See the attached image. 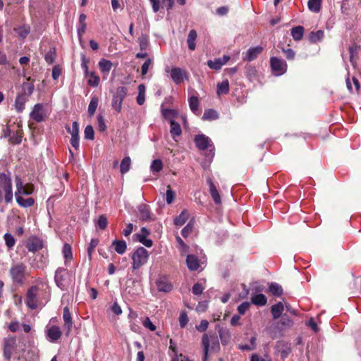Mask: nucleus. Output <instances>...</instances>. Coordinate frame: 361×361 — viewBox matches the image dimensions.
Masks as SVG:
<instances>
[{"mask_svg": "<svg viewBox=\"0 0 361 361\" xmlns=\"http://www.w3.org/2000/svg\"><path fill=\"white\" fill-rule=\"evenodd\" d=\"M13 187L11 173L0 172V203L4 200L6 203H10L13 200Z\"/></svg>", "mask_w": 361, "mask_h": 361, "instance_id": "nucleus-1", "label": "nucleus"}, {"mask_svg": "<svg viewBox=\"0 0 361 361\" xmlns=\"http://www.w3.org/2000/svg\"><path fill=\"white\" fill-rule=\"evenodd\" d=\"M149 252L143 247H137L132 254L131 259L133 271L139 269L145 264L149 259Z\"/></svg>", "mask_w": 361, "mask_h": 361, "instance_id": "nucleus-2", "label": "nucleus"}, {"mask_svg": "<svg viewBox=\"0 0 361 361\" xmlns=\"http://www.w3.org/2000/svg\"><path fill=\"white\" fill-rule=\"evenodd\" d=\"M54 281L61 290H66L71 283V274L66 269L59 267L55 271Z\"/></svg>", "mask_w": 361, "mask_h": 361, "instance_id": "nucleus-3", "label": "nucleus"}, {"mask_svg": "<svg viewBox=\"0 0 361 361\" xmlns=\"http://www.w3.org/2000/svg\"><path fill=\"white\" fill-rule=\"evenodd\" d=\"M25 271L26 266L23 263L20 262L13 264L9 270L13 282L16 284H23Z\"/></svg>", "mask_w": 361, "mask_h": 361, "instance_id": "nucleus-4", "label": "nucleus"}, {"mask_svg": "<svg viewBox=\"0 0 361 361\" xmlns=\"http://www.w3.org/2000/svg\"><path fill=\"white\" fill-rule=\"evenodd\" d=\"M194 142L196 147L200 150L209 149L211 157L212 158L214 156V146L212 140L209 137L204 134H199L195 137Z\"/></svg>", "mask_w": 361, "mask_h": 361, "instance_id": "nucleus-5", "label": "nucleus"}, {"mask_svg": "<svg viewBox=\"0 0 361 361\" xmlns=\"http://www.w3.org/2000/svg\"><path fill=\"white\" fill-rule=\"evenodd\" d=\"M202 343L204 348V357L202 361H207L209 345L211 344V350L216 351L219 349V343L216 336L209 337L207 334L203 335Z\"/></svg>", "mask_w": 361, "mask_h": 361, "instance_id": "nucleus-6", "label": "nucleus"}, {"mask_svg": "<svg viewBox=\"0 0 361 361\" xmlns=\"http://www.w3.org/2000/svg\"><path fill=\"white\" fill-rule=\"evenodd\" d=\"M128 94V89L124 86L117 87L113 95L111 106L118 113L121 112L122 103Z\"/></svg>", "mask_w": 361, "mask_h": 361, "instance_id": "nucleus-7", "label": "nucleus"}, {"mask_svg": "<svg viewBox=\"0 0 361 361\" xmlns=\"http://www.w3.org/2000/svg\"><path fill=\"white\" fill-rule=\"evenodd\" d=\"M270 66L273 74L276 76H280L283 75L287 70V64L286 61L277 57L271 58Z\"/></svg>", "mask_w": 361, "mask_h": 361, "instance_id": "nucleus-8", "label": "nucleus"}, {"mask_svg": "<svg viewBox=\"0 0 361 361\" xmlns=\"http://www.w3.org/2000/svg\"><path fill=\"white\" fill-rule=\"evenodd\" d=\"M16 190L15 192V196H22V195H32L34 192V186L32 184H23L21 178L18 176L16 178Z\"/></svg>", "mask_w": 361, "mask_h": 361, "instance_id": "nucleus-9", "label": "nucleus"}, {"mask_svg": "<svg viewBox=\"0 0 361 361\" xmlns=\"http://www.w3.org/2000/svg\"><path fill=\"white\" fill-rule=\"evenodd\" d=\"M17 343L15 337L6 338L4 340L3 353L5 359L10 361L14 351L16 350Z\"/></svg>", "mask_w": 361, "mask_h": 361, "instance_id": "nucleus-10", "label": "nucleus"}, {"mask_svg": "<svg viewBox=\"0 0 361 361\" xmlns=\"http://www.w3.org/2000/svg\"><path fill=\"white\" fill-rule=\"evenodd\" d=\"M165 71L166 73H170L171 79L177 85L180 84L184 79L187 78V72L180 68L173 67L170 70L169 67L167 66Z\"/></svg>", "mask_w": 361, "mask_h": 361, "instance_id": "nucleus-11", "label": "nucleus"}, {"mask_svg": "<svg viewBox=\"0 0 361 361\" xmlns=\"http://www.w3.org/2000/svg\"><path fill=\"white\" fill-rule=\"evenodd\" d=\"M30 118L37 123L44 121L47 117V114L42 104H37L34 106L31 111Z\"/></svg>", "mask_w": 361, "mask_h": 361, "instance_id": "nucleus-12", "label": "nucleus"}, {"mask_svg": "<svg viewBox=\"0 0 361 361\" xmlns=\"http://www.w3.org/2000/svg\"><path fill=\"white\" fill-rule=\"evenodd\" d=\"M67 132L71 133V138L70 143L73 147L78 149L80 146V138H79V124L77 121L73 123L72 129L68 126H66Z\"/></svg>", "mask_w": 361, "mask_h": 361, "instance_id": "nucleus-13", "label": "nucleus"}, {"mask_svg": "<svg viewBox=\"0 0 361 361\" xmlns=\"http://www.w3.org/2000/svg\"><path fill=\"white\" fill-rule=\"evenodd\" d=\"M38 290L39 288L37 286H32L27 292L25 303L31 310H35L37 307V296Z\"/></svg>", "mask_w": 361, "mask_h": 361, "instance_id": "nucleus-14", "label": "nucleus"}, {"mask_svg": "<svg viewBox=\"0 0 361 361\" xmlns=\"http://www.w3.org/2000/svg\"><path fill=\"white\" fill-rule=\"evenodd\" d=\"M47 340L51 343L56 342L62 335V332L58 326H47L45 329Z\"/></svg>", "mask_w": 361, "mask_h": 361, "instance_id": "nucleus-15", "label": "nucleus"}, {"mask_svg": "<svg viewBox=\"0 0 361 361\" xmlns=\"http://www.w3.org/2000/svg\"><path fill=\"white\" fill-rule=\"evenodd\" d=\"M155 283L159 292L169 293L173 288V285L166 276H160L156 280Z\"/></svg>", "mask_w": 361, "mask_h": 361, "instance_id": "nucleus-16", "label": "nucleus"}, {"mask_svg": "<svg viewBox=\"0 0 361 361\" xmlns=\"http://www.w3.org/2000/svg\"><path fill=\"white\" fill-rule=\"evenodd\" d=\"M149 235V231L145 227H142L140 229V232L135 233L134 236L140 243L147 247H151L153 245V241L151 239L147 238Z\"/></svg>", "mask_w": 361, "mask_h": 361, "instance_id": "nucleus-17", "label": "nucleus"}, {"mask_svg": "<svg viewBox=\"0 0 361 361\" xmlns=\"http://www.w3.org/2000/svg\"><path fill=\"white\" fill-rule=\"evenodd\" d=\"M137 214L142 221H149L152 219L150 207L146 204H140L137 207Z\"/></svg>", "mask_w": 361, "mask_h": 361, "instance_id": "nucleus-18", "label": "nucleus"}, {"mask_svg": "<svg viewBox=\"0 0 361 361\" xmlns=\"http://www.w3.org/2000/svg\"><path fill=\"white\" fill-rule=\"evenodd\" d=\"M229 60L230 56L224 55L222 58L207 61V64L211 69L218 71L220 70Z\"/></svg>", "mask_w": 361, "mask_h": 361, "instance_id": "nucleus-19", "label": "nucleus"}, {"mask_svg": "<svg viewBox=\"0 0 361 361\" xmlns=\"http://www.w3.org/2000/svg\"><path fill=\"white\" fill-rule=\"evenodd\" d=\"M262 50L263 47L260 46L250 48L247 51L245 56L243 57V60L247 61H252L255 60L262 53Z\"/></svg>", "mask_w": 361, "mask_h": 361, "instance_id": "nucleus-20", "label": "nucleus"}, {"mask_svg": "<svg viewBox=\"0 0 361 361\" xmlns=\"http://www.w3.org/2000/svg\"><path fill=\"white\" fill-rule=\"evenodd\" d=\"M186 264L189 270L196 271L200 267L199 259L195 255H188L186 258Z\"/></svg>", "mask_w": 361, "mask_h": 361, "instance_id": "nucleus-21", "label": "nucleus"}, {"mask_svg": "<svg viewBox=\"0 0 361 361\" xmlns=\"http://www.w3.org/2000/svg\"><path fill=\"white\" fill-rule=\"evenodd\" d=\"M27 248L30 252H37L42 248V243L37 238H33L28 240Z\"/></svg>", "mask_w": 361, "mask_h": 361, "instance_id": "nucleus-22", "label": "nucleus"}, {"mask_svg": "<svg viewBox=\"0 0 361 361\" xmlns=\"http://www.w3.org/2000/svg\"><path fill=\"white\" fill-rule=\"evenodd\" d=\"M63 319L64 321V326L68 331L70 332L73 327L72 316L68 307H65L63 311Z\"/></svg>", "mask_w": 361, "mask_h": 361, "instance_id": "nucleus-23", "label": "nucleus"}, {"mask_svg": "<svg viewBox=\"0 0 361 361\" xmlns=\"http://www.w3.org/2000/svg\"><path fill=\"white\" fill-rule=\"evenodd\" d=\"M169 123H170V133L171 134V136L173 140L177 141L176 137L180 136L182 133V129H181L180 125L178 122L175 121L173 119H170Z\"/></svg>", "mask_w": 361, "mask_h": 361, "instance_id": "nucleus-24", "label": "nucleus"}, {"mask_svg": "<svg viewBox=\"0 0 361 361\" xmlns=\"http://www.w3.org/2000/svg\"><path fill=\"white\" fill-rule=\"evenodd\" d=\"M99 68L101 72L105 75L107 76L113 66V63L111 61L102 59L98 63Z\"/></svg>", "mask_w": 361, "mask_h": 361, "instance_id": "nucleus-25", "label": "nucleus"}, {"mask_svg": "<svg viewBox=\"0 0 361 361\" xmlns=\"http://www.w3.org/2000/svg\"><path fill=\"white\" fill-rule=\"evenodd\" d=\"M197 38V33L196 30H190L188 38H187V44L188 49L191 51H194L196 48V40Z\"/></svg>", "mask_w": 361, "mask_h": 361, "instance_id": "nucleus-26", "label": "nucleus"}, {"mask_svg": "<svg viewBox=\"0 0 361 361\" xmlns=\"http://www.w3.org/2000/svg\"><path fill=\"white\" fill-rule=\"evenodd\" d=\"M27 101V97L25 95L18 94L15 100V108L17 112L20 113L25 109V104Z\"/></svg>", "mask_w": 361, "mask_h": 361, "instance_id": "nucleus-27", "label": "nucleus"}, {"mask_svg": "<svg viewBox=\"0 0 361 361\" xmlns=\"http://www.w3.org/2000/svg\"><path fill=\"white\" fill-rule=\"evenodd\" d=\"M112 245L114 247L115 251L119 255L124 254L127 250L126 242L123 240H114L112 242Z\"/></svg>", "mask_w": 361, "mask_h": 361, "instance_id": "nucleus-28", "label": "nucleus"}, {"mask_svg": "<svg viewBox=\"0 0 361 361\" xmlns=\"http://www.w3.org/2000/svg\"><path fill=\"white\" fill-rule=\"evenodd\" d=\"M229 92V82L224 80L221 82H219L216 85V94L219 97L227 94Z\"/></svg>", "mask_w": 361, "mask_h": 361, "instance_id": "nucleus-29", "label": "nucleus"}, {"mask_svg": "<svg viewBox=\"0 0 361 361\" xmlns=\"http://www.w3.org/2000/svg\"><path fill=\"white\" fill-rule=\"evenodd\" d=\"M27 80V82H24L22 84V93L20 94L25 95L26 97H28L33 93L35 85L32 82H28L30 80V78H28Z\"/></svg>", "mask_w": 361, "mask_h": 361, "instance_id": "nucleus-30", "label": "nucleus"}, {"mask_svg": "<svg viewBox=\"0 0 361 361\" xmlns=\"http://www.w3.org/2000/svg\"><path fill=\"white\" fill-rule=\"evenodd\" d=\"M16 202L22 207L27 208L32 207L35 204V200L32 197L24 198L22 196L16 197Z\"/></svg>", "mask_w": 361, "mask_h": 361, "instance_id": "nucleus-31", "label": "nucleus"}, {"mask_svg": "<svg viewBox=\"0 0 361 361\" xmlns=\"http://www.w3.org/2000/svg\"><path fill=\"white\" fill-rule=\"evenodd\" d=\"M283 309L284 307L281 302H279L278 303L272 305L271 307V312L273 318L274 319H279L281 316Z\"/></svg>", "mask_w": 361, "mask_h": 361, "instance_id": "nucleus-32", "label": "nucleus"}, {"mask_svg": "<svg viewBox=\"0 0 361 361\" xmlns=\"http://www.w3.org/2000/svg\"><path fill=\"white\" fill-rule=\"evenodd\" d=\"M251 302L257 306H264L267 304V298L264 294H255L251 297Z\"/></svg>", "mask_w": 361, "mask_h": 361, "instance_id": "nucleus-33", "label": "nucleus"}, {"mask_svg": "<svg viewBox=\"0 0 361 361\" xmlns=\"http://www.w3.org/2000/svg\"><path fill=\"white\" fill-rule=\"evenodd\" d=\"M219 118L217 111L212 109H206L202 116V120L204 121H214Z\"/></svg>", "mask_w": 361, "mask_h": 361, "instance_id": "nucleus-34", "label": "nucleus"}, {"mask_svg": "<svg viewBox=\"0 0 361 361\" xmlns=\"http://www.w3.org/2000/svg\"><path fill=\"white\" fill-rule=\"evenodd\" d=\"M304 34V27L298 25L291 29V35L295 41L302 39Z\"/></svg>", "mask_w": 361, "mask_h": 361, "instance_id": "nucleus-35", "label": "nucleus"}, {"mask_svg": "<svg viewBox=\"0 0 361 361\" xmlns=\"http://www.w3.org/2000/svg\"><path fill=\"white\" fill-rule=\"evenodd\" d=\"M360 49V47L356 44H353L349 47L350 62L353 66L356 64L355 56L358 54Z\"/></svg>", "mask_w": 361, "mask_h": 361, "instance_id": "nucleus-36", "label": "nucleus"}, {"mask_svg": "<svg viewBox=\"0 0 361 361\" xmlns=\"http://www.w3.org/2000/svg\"><path fill=\"white\" fill-rule=\"evenodd\" d=\"M190 110L195 114L198 113L199 99L197 95H192L188 98Z\"/></svg>", "mask_w": 361, "mask_h": 361, "instance_id": "nucleus-37", "label": "nucleus"}, {"mask_svg": "<svg viewBox=\"0 0 361 361\" xmlns=\"http://www.w3.org/2000/svg\"><path fill=\"white\" fill-rule=\"evenodd\" d=\"M137 89L138 95L136 98V101L139 105H142L145 101V86L144 84H140Z\"/></svg>", "mask_w": 361, "mask_h": 361, "instance_id": "nucleus-38", "label": "nucleus"}, {"mask_svg": "<svg viewBox=\"0 0 361 361\" xmlns=\"http://www.w3.org/2000/svg\"><path fill=\"white\" fill-rule=\"evenodd\" d=\"M307 6L311 11L318 13L321 10L322 0H309Z\"/></svg>", "mask_w": 361, "mask_h": 361, "instance_id": "nucleus-39", "label": "nucleus"}, {"mask_svg": "<svg viewBox=\"0 0 361 361\" xmlns=\"http://www.w3.org/2000/svg\"><path fill=\"white\" fill-rule=\"evenodd\" d=\"M188 218V214L186 210H183L175 219L174 224L176 226H183Z\"/></svg>", "mask_w": 361, "mask_h": 361, "instance_id": "nucleus-40", "label": "nucleus"}, {"mask_svg": "<svg viewBox=\"0 0 361 361\" xmlns=\"http://www.w3.org/2000/svg\"><path fill=\"white\" fill-rule=\"evenodd\" d=\"M269 290L270 293L275 296L279 297L283 294L282 287L276 283H271L269 286Z\"/></svg>", "mask_w": 361, "mask_h": 361, "instance_id": "nucleus-41", "label": "nucleus"}, {"mask_svg": "<svg viewBox=\"0 0 361 361\" xmlns=\"http://www.w3.org/2000/svg\"><path fill=\"white\" fill-rule=\"evenodd\" d=\"M87 78H88L87 83L90 86L96 87L99 85V82H100V78L98 75H96V73L94 71L90 73Z\"/></svg>", "mask_w": 361, "mask_h": 361, "instance_id": "nucleus-42", "label": "nucleus"}, {"mask_svg": "<svg viewBox=\"0 0 361 361\" xmlns=\"http://www.w3.org/2000/svg\"><path fill=\"white\" fill-rule=\"evenodd\" d=\"M324 33L322 30H317V32H312L309 35V39L312 43H316L321 41L324 37Z\"/></svg>", "mask_w": 361, "mask_h": 361, "instance_id": "nucleus-43", "label": "nucleus"}, {"mask_svg": "<svg viewBox=\"0 0 361 361\" xmlns=\"http://www.w3.org/2000/svg\"><path fill=\"white\" fill-rule=\"evenodd\" d=\"M62 252L66 262L73 259L72 248L69 244L65 243L63 245Z\"/></svg>", "mask_w": 361, "mask_h": 361, "instance_id": "nucleus-44", "label": "nucleus"}, {"mask_svg": "<svg viewBox=\"0 0 361 361\" xmlns=\"http://www.w3.org/2000/svg\"><path fill=\"white\" fill-rule=\"evenodd\" d=\"M131 165V160L129 157H126L123 159L121 161L120 168H121V173L122 174L126 173L130 168Z\"/></svg>", "mask_w": 361, "mask_h": 361, "instance_id": "nucleus-45", "label": "nucleus"}, {"mask_svg": "<svg viewBox=\"0 0 361 361\" xmlns=\"http://www.w3.org/2000/svg\"><path fill=\"white\" fill-rule=\"evenodd\" d=\"M98 98L96 96L92 97L88 106V114L90 116H93L98 106Z\"/></svg>", "mask_w": 361, "mask_h": 361, "instance_id": "nucleus-46", "label": "nucleus"}, {"mask_svg": "<svg viewBox=\"0 0 361 361\" xmlns=\"http://www.w3.org/2000/svg\"><path fill=\"white\" fill-rule=\"evenodd\" d=\"M163 4L166 6V10L170 11L173 8L175 2L179 5L184 6L186 4V0H161Z\"/></svg>", "mask_w": 361, "mask_h": 361, "instance_id": "nucleus-47", "label": "nucleus"}, {"mask_svg": "<svg viewBox=\"0 0 361 361\" xmlns=\"http://www.w3.org/2000/svg\"><path fill=\"white\" fill-rule=\"evenodd\" d=\"M108 220L105 215H100L97 221L96 226L101 230H104L107 227Z\"/></svg>", "mask_w": 361, "mask_h": 361, "instance_id": "nucleus-48", "label": "nucleus"}, {"mask_svg": "<svg viewBox=\"0 0 361 361\" xmlns=\"http://www.w3.org/2000/svg\"><path fill=\"white\" fill-rule=\"evenodd\" d=\"M15 31L20 37L25 39L30 33V27L26 25L20 26L15 28Z\"/></svg>", "mask_w": 361, "mask_h": 361, "instance_id": "nucleus-49", "label": "nucleus"}, {"mask_svg": "<svg viewBox=\"0 0 361 361\" xmlns=\"http://www.w3.org/2000/svg\"><path fill=\"white\" fill-rule=\"evenodd\" d=\"M4 239L5 240V243L6 245V246L9 249H11L16 244V240H15L14 237L11 233H5L4 235Z\"/></svg>", "mask_w": 361, "mask_h": 361, "instance_id": "nucleus-50", "label": "nucleus"}, {"mask_svg": "<svg viewBox=\"0 0 361 361\" xmlns=\"http://www.w3.org/2000/svg\"><path fill=\"white\" fill-rule=\"evenodd\" d=\"M163 164L161 159H155L152 161L150 169L151 171L154 173H158L162 170Z\"/></svg>", "mask_w": 361, "mask_h": 361, "instance_id": "nucleus-51", "label": "nucleus"}, {"mask_svg": "<svg viewBox=\"0 0 361 361\" xmlns=\"http://www.w3.org/2000/svg\"><path fill=\"white\" fill-rule=\"evenodd\" d=\"M56 56V50L55 48H51L49 51L45 54L44 59L48 64H52L54 62Z\"/></svg>", "mask_w": 361, "mask_h": 361, "instance_id": "nucleus-52", "label": "nucleus"}, {"mask_svg": "<svg viewBox=\"0 0 361 361\" xmlns=\"http://www.w3.org/2000/svg\"><path fill=\"white\" fill-rule=\"evenodd\" d=\"M84 137L86 140H93L94 138V131L92 126L88 125L85 127Z\"/></svg>", "mask_w": 361, "mask_h": 361, "instance_id": "nucleus-53", "label": "nucleus"}, {"mask_svg": "<svg viewBox=\"0 0 361 361\" xmlns=\"http://www.w3.org/2000/svg\"><path fill=\"white\" fill-rule=\"evenodd\" d=\"M142 325L145 328L151 331H154L157 329L156 326L151 322L148 317H145L142 320Z\"/></svg>", "mask_w": 361, "mask_h": 361, "instance_id": "nucleus-54", "label": "nucleus"}, {"mask_svg": "<svg viewBox=\"0 0 361 361\" xmlns=\"http://www.w3.org/2000/svg\"><path fill=\"white\" fill-rule=\"evenodd\" d=\"M99 243V240L97 238H93L91 240L90 243L88 245L87 252L89 256V258L91 259L92 252L94 250V248L97 246Z\"/></svg>", "mask_w": 361, "mask_h": 361, "instance_id": "nucleus-55", "label": "nucleus"}, {"mask_svg": "<svg viewBox=\"0 0 361 361\" xmlns=\"http://www.w3.org/2000/svg\"><path fill=\"white\" fill-rule=\"evenodd\" d=\"M139 45H140V48L141 50L147 49V48L149 45V42H148V39H147V36L142 35L139 37Z\"/></svg>", "mask_w": 361, "mask_h": 361, "instance_id": "nucleus-56", "label": "nucleus"}, {"mask_svg": "<svg viewBox=\"0 0 361 361\" xmlns=\"http://www.w3.org/2000/svg\"><path fill=\"white\" fill-rule=\"evenodd\" d=\"M174 198L175 192L171 190V187L169 185L166 192V201L169 204H170L173 202Z\"/></svg>", "mask_w": 361, "mask_h": 361, "instance_id": "nucleus-57", "label": "nucleus"}, {"mask_svg": "<svg viewBox=\"0 0 361 361\" xmlns=\"http://www.w3.org/2000/svg\"><path fill=\"white\" fill-rule=\"evenodd\" d=\"M204 288L201 283H196L193 285L192 292L194 295H200L202 293Z\"/></svg>", "mask_w": 361, "mask_h": 361, "instance_id": "nucleus-58", "label": "nucleus"}, {"mask_svg": "<svg viewBox=\"0 0 361 361\" xmlns=\"http://www.w3.org/2000/svg\"><path fill=\"white\" fill-rule=\"evenodd\" d=\"M188 322V317L185 312H182L179 316V324L181 328H184Z\"/></svg>", "mask_w": 361, "mask_h": 361, "instance_id": "nucleus-59", "label": "nucleus"}, {"mask_svg": "<svg viewBox=\"0 0 361 361\" xmlns=\"http://www.w3.org/2000/svg\"><path fill=\"white\" fill-rule=\"evenodd\" d=\"M193 225L190 222L188 223L181 231V234L184 238H187L188 235L192 232Z\"/></svg>", "mask_w": 361, "mask_h": 361, "instance_id": "nucleus-60", "label": "nucleus"}, {"mask_svg": "<svg viewBox=\"0 0 361 361\" xmlns=\"http://www.w3.org/2000/svg\"><path fill=\"white\" fill-rule=\"evenodd\" d=\"M152 63V60L151 59H147L145 62L142 64L141 67V73L142 75H145L147 73L149 66Z\"/></svg>", "mask_w": 361, "mask_h": 361, "instance_id": "nucleus-61", "label": "nucleus"}, {"mask_svg": "<svg viewBox=\"0 0 361 361\" xmlns=\"http://www.w3.org/2000/svg\"><path fill=\"white\" fill-rule=\"evenodd\" d=\"M22 140V136L18 133H14L12 136H11L9 141L12 144L18 145L21 142Z\"/></svg>", "mask_w": 361, "mask_h": 361, "instance_id": "nucleus-62", "label": "nucleus"}, {"mask_svg": "<svg viewBox=\"0 0 361 361\" xmlns=\"http://www.w3.org/2000/svg\"><path fill=\"white\" fill-rule=\"evenodd\" d=\"M86 27H87L86 23H78V25L77 26V32H78L79 39H81L82 35L85 34V30H86Z\"/></svg>", "mask_w": 361, "mask_h": 361, "instance_id": "nucleus-63", "label": "nucleus"}, {"mask_svg": "<svg viewBox=\"0 0 361 361\" xmlns=\"http://www.w3.org/2000/svg\"><path fill=\"white\" fill-rule=\"evenodd\" d=\"M250 304L249 302H243L238 307V311L239 314H244L245 312L249 309Z\"/></svg>", "mask_w": 361, "mask_h": 361, "instance_id": "nucleus-64", "label": "nucleus"}]
</instances>
